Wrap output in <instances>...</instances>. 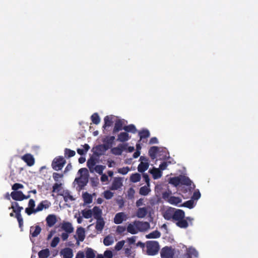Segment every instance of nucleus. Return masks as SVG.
<instances>
[{
    "mask_svg": "<svg viewBox=\"0 0 258 258\" xmlns=\"http://www.w3.org/2000/svg\"><path fill=\"white\" fill-rule=\"evenodd\" d=\"M148 207L140 208L138 209L136 216L139 218L145 217L148 213Z\"/></svg>",
    "mask_w": 258,
    "mask_h": 258,
    "instance_id": "20",
    "label": "nucleus"
},
{
    "mask_svg": "<svg viewBox=\"0 0 258 258\" xmlns=\"http://www.w3.org/2000/svg\"><path fill=\"white\" fill-rule=\"evenodd\" d=\"M49 255V250L48 249L41 250L38 252L39 258H47Z\"/></svg>",
    "mask_w": 258,
    "mask_h": 258,
    "instance_id": "36",
    "label": "nucleus"
},
{
    "mask_svg": "<svg viewBox=\"0 0 258 258\" xmlns=\"http://www.w3.org/2000/svg\"><path fill=\"white\" fill-rule=\"evenodd\" d=\"M83 217L86 219L91 218L92 216V210H85L82 212Z\"/></svg>",
    "mask_w": 258,
    "mask_h": 258,
    "instance_id": "46",
    "label": "nucleus"
},
{
    "mask_svg": "<svg viewBox=\"0 0 258 258\" xmlns=\"http://www.w3.org/2000/svg\"><path fill=\"white\" fill-rule=\"evenodd\" d=\"M41 230V228L39 226L31 227L30 228V233L33 237L37 236Z\"/></svg>",
    "mask_w": 258,
    "mask_h": 258,
    "instance_id": "26",
    "label": "nucleus"
},
{
    "mask_svg": "<svg viewBox=\"0 0 258 258\" xmlns=\"http://www.w3.org/2000/svg\"><path fill=\"white\" fill-rule=\"evenodd\" d=\"M159 249V244L155 241H150L147 243V253L149 255H154L157 253Z\"/></svg>",
    "mask_w": 258,
    "mask_h": 258,
    "instance_id": "3",
    "label": "nucleus"
},
{
    "mask_svg": "<svg viewBox=\"0 0 258 258\" xmlns=\"http://www.w3.org/2000/svg\"><path fill=\"white\" fill-rule=\"evenodd\" d=\"M106 258H112V252L110 250H106L104 253Z\"/></svg>",
    "mask_w": 258,
    "mask_h": 258,
    "instance_id": "64",
    "label": "nucleus"
},
{
    "mask_svg": "<svg viewBox=\"0 0 258 258\" xmlns=\"http://www.w3.org/2000/svg\"><path fill=\"white\" fill-rule=\"evenodd\" d=\"M11 208L13 209L14 212H15L16 214L17 213H19L23 209L22 207L18 206L17 203H13Z\"/></svg>",
    "mask_w": 258,
    "mask_h": 258,
    "instance_id": "49",
    "label": "nucleus"
},
{
    "mask_svg": "<svg viewBox=\"0 0 258 258\" xmlns=\"http://www.w3.org/2000/svg\"><path fill=\"white\" fill-rule=\"evenodd\" d=\"M123 146H120V144L116 147L111 149V153L115 155H121L122 151L121 148H123Z\"/></svg>",
    "mask_w": 258,
    "mask_h": 258,
    "instance_id": "31",
    "label": "nucleus"
},
{
    "mask_svg": "<svg viewBox=\"0 0 258 258\" xmlns=\"http://www.w3.org/2000/svg\"><path fill=\"white\" fill-rule=\"evenodd\" d=\"M104 226V221L103 219L99 218L97 219L96 228L99 231H102Z\"/></svg>",
    "mask_w": 258,
    "mask_h": 258,
    "instance_id": "35",
    "label": "nucleus"
},
{
    "mask_svg": "<svg viewBox=\"0 0 258 258\" xmlns=\"http://www.w3.org/2000/svg\"><path fill=\"white\" fill-rule=\"evenodd\" d=\"M62 185L61 181L56 182L53 186V192L58 191L60 190V186Z\"/></svg>",
    "mask_w": 258,
    "mask_h": 258,
    "instance_id": "53",
    "label": "nucleus"
},
{
    "mask_svg": "<svg viewBox=\"0 0 258 258\" xmlns=\"http://www.w3.org/2000/svg\"><path fill=\"white\" fill-rule=\"evenodd\" d=\"M48 226L52 227L56 222V218L54 215H49L46 219Z\"/></svg>",
    "mask_w": 258,
    "mask_h": 258,
    "instance_id": "23",
    "label": "nucleus"
},
{
    "mask_svg": "<svg viewBox=\"0 0 258 258\" xmlns=\"http://www.w3.org/2000/svg\"><path fill=\"white\" fill-rule=\"evenodd\" d=\"M66 161L63 158L58 157L53 160L52 166L54 170L58 171L62 169Z\"/></svg>",
    "mask_w": 258,
    "mask_h": 258,
    "instance_id": "5",
    "label": "nucleus"
},
{
    "mask_svg": "<svg viewBox=\"0 0 258 258\" xmlns=\"http://www.w3.org/2000/svg\"><path fill=\"white\" fill-rule=\"evenodd\" d=\"M87 166L89 168L90 172H93V169L96 166L95 159L93 158H91L88 159L87 161Z\"/></svg>",
    "mask_w": 258,
    "mask_h": 258,
    "instance_id": "27",
    "label": "nucleus"
},
{
    "mask_svg": "<svg viewBox=\"0 0 258 258\" xmlns=\"http://www.w3.org/2000/svg\"><path fill=\"white\" fill-rule=\"evenodd\" d=\"M107 165L109 167H114L116 166V162L112 160H108L107 161Z\"/></svg>",
    "mask_w": 258,
    "mask_h": 258,
    "instance_id": "62",
    "label": "nucleus"
},
{
    "mask_svg": "<svg viewBox=\"0 0 258 258\" xmlns=\"http://www.w3.org/2000/svg\"><path fill=\"white\" fill-rule=\"evenodd\" d=\"M64 154L66 156L70 158V157H73L74 156H75L76 153L74 151L67 149L65 150Z\"/></svg>",
    "mask_w": 258,
    "mask_h": 258,
    "instance_id": "56",
    "label": "nucleus"
},
{
    "mask_svg": "<svg viewBox=\"0 0 258 258\" xmlns=\"http://www.w3.org/2000/svg\"><path fill=\"white\" fill-rule=\"evenodd\" d=\"M115 240L114 236L109 235L104 238L103 243L105 245L109 246L112 245L114 242Z\"/></svg>",
    "mask_w": 258,
    "mask_h": 258,
    "instance_id": "21",
    "label": "nucleus"
},
{
    "mask_svg": "<svg viewBox=\"0 0 258 258\" xmlns=\"http://www.w3.org/2000/svg\"><path fill=\"white\" fill-rule=\"evenodd\" d=\"M150 190L149 186L147 185L140 188L139 193L141 195L146 196L150 192Z\"/></svg>",
    "mask_w": 258,
    "mask_h": 258,
    "instance_id": "37",
    "label": "nucleus"
},
{
    "mask_svg": "<svg viewBox=\"0 0 258 258\" xmlns=\"http://www.w3.org/2000/svg\"><path fill=\"white\" fill-rule=\"evenodd\" d=\"M90 148L88 144H85L82 146V148H79L77 150V152L80 155H84L86 154Z\"/></svg>",
    "mask_w": 258,
    "mask_h": 258,
    "instance_id": "39",
    "label": "nucleus"
},
{
    "mask_svg": "<svg viewBox=\"0 0 258 258\" xmlns=\"http://www.w3.org/2000/svg\"><path fill=\"white\" fill-rule=\"evenodd\" d=\"M60 253L63 258H72L74 255L73 250L70 248H65L62 249Z\"/></svg>",
    "mask_w": 258,
    "mask_h": 258,
    "instance_id": "17",
    "label": "nucleus"
},
{
    "mask_svg": "<svg viewBox=\"0 0 258 258\" xmlns=\"http://www.w3.org/2000/svg\"><path fill=\"white\" fill-rule=\"evenodd\" d=\"M122 127V123L120 120H118L115 122L114 131L115 132H117L121 129Z\"/></svg>",
    "mask_w": 258,
    "mask_h": 258,
    "instance_id": "57",
    "label": "nucleus"
},
{
    "mask_svg": "<svg viewBox=\"0 0 258 258\" xmlns=\"http://www.w3.org/2000/svg\"><path fill=\"white\" fill-rule=\"evenodd\" d=\"M176 251L175 248L171 246L163 247L160 252L162 258H174Z\"/></svg>",
    "mask_w": 258,
    "mask_h": 258,
    "instance_id": "4",
    "label": "nucleus"
},
{
    "mask_svg": "<svg viewBox=\"0 0 258 258\" xmlns=\"http://www.w3.org/2000/svg\"><path fill=\"white\" fill-rule=\"evenodd\" d=\"M112 116H107L104 118V124L103 125V127L105 128L110 126L112 124Z\"/></svg>",
    "mask_w": 258,
    "mask_h": 258,
    "instance_id": "45",
    "label": "nucleus"
},
{
    "mask_svg": "<svg viewBox=\"0 0 258 258\" xmlns=\"http://www.w3.org/2000/svg\"><path fill=\"white\" fill-rule=\"evenodd\" d=\"M11 196L12 198L16 201H22L24 199L29 198L30 196H25L22 191H15L11 192Z\"/></svg>",
    "mask_w": 258,
    "mask_h": 258,
    "instance_id": "10",
    "label": "nucleus"
},
{
    "mask_svg": "<svg viewBox=\"0 0 258 258\" xmlns=\"http://www.w3.org/2000/svg\"><path fill=\"white\" fill-rule=\"evenodd\" d=\"M74 237L77 240V244L79 245L80 242L83 241L85 238V231L84 228L82 227H78L76 230V235Z\"/></svg>",
    "mask_w": 258,
    "mask_h": 258,
    "instance_id": "7",
    "label": "nucleus"
},
{
    "mask_svg": "<svg viewBox=\"0 0 258 258\" xmlns=\"http://www.w3.org/2000/svg\"><path fill=\"white\" fill-rule=\"evenodd\" d=\"M159 148L157 147H152L149 151L150 156L152 158L154 159L156 157L157 153L159 152Z\"/></svg>",
    "mask_w": 258,
    "mask_h": 258,
    "instance_id": "32",
    "label": "nucleus"
},
{
    "mask_svg": "<svg viewBox=\"0 0 258 258\" xmlns=\"http://www.w3.org/2000/svg\"><path fill=\"white\" fill-rule=\"evenodd\" d=\"M123 186V179L120 177H115L113 178L110 189L112 190H118Z\"/></svg>",
    "mask_w": 258,
    "mask_h": 258,
    "instance_id": "8",
    "label": "nucleus"
},
{
    "mask_svg": "<svg viewBox=\"0 0 258 258\" xmlns=\"http://www.w3.org/2000/svg\"><path fill=\"white\" fill-rule=\"evenodd\" d=\"M62 196L63 197L64 200L67 202L73 201L75 200L73 196H72L68 191H64Z\"/></svg>",
    "mask_w": 258,
    "mask_h": 258,
    "instance_id": "34",
    "label": "nucleus"
},
{
    "mask_svg": "<svg viewBox=\"0 0 258 258\" xmlns=\"http://www.w3.org/2000/svg\"><path fill=\"white\" fill-rule=\"evenodd\" d=\"M100 178V180L101 182H108V177L106 174L102 173Z\"/></svg>",
    "mask_w": 258,
    "mask_h": 258,
    "instance_id": "63",
    "label": "nucleus"
},
{
    "mask_svg": "<svg viewBox=\"0 0 258 258\" xmlns=\"http://www.w3.org/2000/svg\"><path fill=\"white\" fill-rule=\"evenodd\" d=\"M105 166L101 165H97L95 166L94 170H93V172H96L99 174H102L103 170L105 169Z\"/></svg>",
    "mask_w": 258,
    "mask_h": 258,
    "instance_id": "38",
    "label": "nucleus"
},
{
    "mask_svg": "<svg viewBox=\"0 0 258 258\" xmlns=\"http://www.w3.org/2000/svg\"><path fill=\"white\" fill-rule=\"evenodd\" d=\"M115 139V137L113 136L110 137H106L103 140L104 144L108 147V149H109L112 146L114 140Z\"/></svg>",
    "mask_w": 258,
    "mask_h": 258,
    "instance_id": "25",
    "label": "nucleus"
},
{
    "mask_svg": "<svg viewBox=\"0 0 258 258\" xmlns=\"http://www.w3.org/2000/svg\"><path fill=\"white\" fill-rule=\"evenodd\" d=\"M104 197L106 199H110L113 196V193L110 190H106L103 193Z\"/></svg>",
    "mask_w": 258,
    "mask_h": 258,
    "instance_id": "55",
    "label": "nucleus"
},
{
    "mask_svg": "<svg viewBox=\"0 0 258 258\" xmlns=\"http://www.w3.org/2000/svg\"><path fill=\"white\" fill-rule=\"evenodd\" d=\"M51 205V203L48 201L45 200L40 202L36 208H35L34 212L37 213L44 209H47L49 208Z\"/></svg>",
    "mask_w": 258,
    "mask_h": 258,
    "instance_id": "11",
    "label": "nucleus"
},
{
    "mask_svg": "<svg viewBox=\"0 0 258 258\" xmlns=\"http://www.w3.org/2000/svg\"><path fill=\"white\" fill-rule=\"evenodd\" d=\"M184 212L180 209H175L173 220L176 221V225L182 228L188 227V223L186 220L184 219Z\"/></svg>",
    "mask_w": 258,
    "mask_h": 258,
    "instance_id": "1",
    "label": "nucleus"
},
{
    "mask_svg": "<svg viewBox=\"0 0 258 258\" xmlns=\"http://www.w3.org/2000/svg\"><path fill=\"white\" fill-rule=\"evenodd\" d=\"M175 209L169 208L163 213L164 218L168 220L173 219Z\"/></svg>",
    "mask_w": 258,
    "mask_h": 258,
    "instance_id": "18",
    "label": "nucleus"
},
{
    "mask_svg": "<svg viewBox=\"0 0 258 258\" xmlns=\"http://www.w3.org/2000/svg\"><path fill=\"white\" fill-rule=\"evenodd\" d=\"M160 236V233L158 231H154L146 235L147 238H157Z\"/></svg>",
    "mask_w": 258,
    "mask_h": 258,
    "instance_id": "42",
    "label": "nucleus"
},
{
    "mask_svg": "<svg viewBox=\"0 0 258 258\" xmlns=\"http://www.w3.org/2000/svg\"><path fill=\"white\" fill-rule=\"evenodd\" d=\"M130 137L127 133H121L118 136L117 140L120 142H125L128 140Z\"/></svg>",
    "mask_w": 258,
    "mask_h": 258,
    "instance_id": "30",
    "label": "nucleus"
},
{
    "mask_svg": "<svg viewBox=\"0 0 258 258\" xmlns=\"http://www.w3.org/2000/svg\"><path fill=\"white\" fill-rule=\"evenodd\" d=\"M140 139L143 140L149 137L150 133L148 130H143L139 133Z\"/></svg>",
    "mask_w": 258,
    "mask_h": 258,
    "instance_id": "48",
    "label": "nucleus"
},
{
    "mask_svg": "<svg viewBox=\"0 0 258 258\" xmlns=\"http://www.w3.org/2000/svg\"><path fill=\"white\" fill-rule=\"evenodd\" d=\"M83 197L84 202L87 204H90L92 202V198L91 195L87 192L83 194Z\"/></svg>",
    "mask_w": 258,
    "mask_h": 258,
    "instance_id": "44",
    "label": "nucleus"
},
{
    "mask_svg": "<svg viewBox=\"0 0 258 258\" xmlns=\"http://www.w3.org/2000/svg\"><path fill=\"white\" fill-rule=\"evenodd\" d=\"M138 232L145 231L150 229V226L147 222L137 221Z\"/></svg>",
    "mask_w": 258,
    "mask_h": 258,
    "instance_id": "14",
    "label": "nucleus"
},
{
    "mask_svg": "<svg viewBox=\"0 0 258 258\" xmlns=\"http://www.w3.org/2000/svg\"><path fill=\"white\" fill-rule=\"evenodd\" d=\"M108 149V146H105L104 144L101 145L96 147V152L99 155H103Z\"/></svg>",
    "mask_w": 258,
    "mask_h": 258,
    "instance_id": "24",
    "label": "nucleus"
},
{
    "mask_svg": "<svg viewBox=\"0 0 258 258\" xmlns=\"http://www.w3.org/2000/svg\"><path fill=\"white\" fill-rule=\"evenodd\" d=\"M180 183L186 185H189L191 184V181L188 177L185 176H180Z\"/></svg>",
    "mask_w": 258,
    "mask_h": 258,
    "instance_id": "41",
    "label": "nucleus"
},
{
    "mask_svg": "<svg viewBox=\"0 0 258 258\" xmlns=\"http://www.w3.org/2000/svg\"><path fill=\"white\" fill-rule=\"evenodd\" d=\"M150 172L152 174L153 177L155 179L160 178L162 175L161 171L159 169L156 168H153L152 169L150 170Z\"/></svg>",
    "mask_w": 258,
    "mask_h": 258,
    "instance_id": "22",
    "label": "nucleus"
},
{
    "mask_svg": "<svg viewBox=\"0 0 258 258\" xmlns=\"http://www.w3.org/2000/svg\"><path fill=\"white\" fill-rule=\"evenodd\" d=\"M61 228L66 232L71 233L74 231V227L69 222H64L61 224Z\"/></svg>",
    "mask_w": 258,
    "mask_h": 258,
    "instance_id": "19",
    "label": "nucleus"
},
{
    "mask_svg": "<svg viewBox=\"0 0 258 258\" xmlns=\"http://www.w3.org/2000/svg\"><path fill=\"white\" fill-rule=\"evenodd\" d=\"M79 177L76 178L74 182L77 183L80 188L84 187L88 182V171L87 168H81L78 171Z\"/></svg>",
    "mask_w": 258,
    "mask_h": 258,
    "instance_id": "2",
    "label": "nucleus"
},
{
    "mask_svg": "<svg viewBox=\"0 0 258 258\" xmlns=\"http://www.w3.org/2000/svg\"><path fill=\"white\" fill-rule=\"evenodd\" d=\"M123 130L126 132L135 133L136 132V128L134 125H130L123 127Z\"/></svg>",
    "mask_w": 258,
    "mask_h": 258,
    "instance_id": "52",
    "label": "nucleus"
},
{
    "mask_svg": "<svg viewBox=\"0 0 258 258\" xmlns=\"http://www.w3.org/2000/svg\"><path fill=\"white\" fill-rule=\"evenodd\" d=\"M35 206V202L33 199H30L28 203V207L25 210L26 213L28 215H30L32 214H35L36 212L34 211L35 210L34 208Z\"/></svg>",
    "mask_w": 258,
    "mask_h": 258,
    "instance_id": "15",
    "label": "nucleus"
},
{
    "mask_svg": "<svg viewBox=\"0 0 258 258\" xmlns=\"http://www.w3.org/2000/svg\"><path fill=\"white\" fill-rule=\"evenodd\" d=\"M169 182L170 184L176 186L180 183V176L179 177H174L169 179Z\"/></svg>",
    "mask_w": 258,
    "mask_h": 258,
    "instance_id": "40",
    "label": "nucleus"
},
{
    "mask_svg": "<svg viewBox=\"0 0 258 258\" xmlns=\"http://www.w3.org/2000/svg\"><path fill=\"white\" fill-rule=\"evenodd\" d=\"M181 202L182 200L180 197L172 196L171 198H170L168 202L170 204L176 205L178 204L181 203Z\"/></svg>",
    "mask_w": 258,
    "mask_h": 258,
    "instance_id": "29",
    "label": "nucleus"
},
{
    "mask_svg": "<svg viewBox=\"0 0 258 258\" xmlns=\"http://www.w3.org/2000/svg\"><path fill=\"white\" fill-rule=\"evenodd\" d=\"M92 216L96 219L101 218V210L98 207H95L92 210Z\"/></svg>",
    "mask_w": 258,
    "mask_h": 258,
    "instance_id": "28",
    "label": "nucleus"
},
{
    "mask_svg": "<svg viewBox=\"0 0 258 258\" xmlns=\"http://www.w3.org/2000/svg\"><path fill=\"white\" fill-rule=\"evenodd\" d=\"M130 171L128 167H124L117 169V172L122 175L126 174Z\"/></svg>",
    "mask_w": 258,
    "mask_h": 258,
    "instance_id": "47",
    "label": "nucleus"
},
{
    "mask_svg": "<svg viewBox=\"0 0 258 258\" xmlns=\"http://www.w3.org/2000/svg\"><path fill=\"white\" fill-rule=\"evenodd\" d=\"M171 193L170 191H166V192H164L163 194V198L166 200V201L168 202L169 201V199H170V198H171L172 197V196L171 195Z\"/></svg>",
    "mask_w": 258,
    "mask_h": 258,
    "instance_id": "59",
    "label": "nucleus"
},
{
    "mask_svg": "<svg viewBox=\"0 0 258 258\" xmlns=\"http://www.w3.org/2000/svg\"><path fill=\"white\" fill-rule=\"evenodd\" d=\"M185 255L187 258H198L199 252L195 248L190 246L186 248Z\"/></svg>",
    "mask_w": 258,
    "mask_h": 258,
    "instance_id": "9",
    "label": "nucleus"
},
{
    "mask_svg": "<svg viewBox=\"0 0 258 258\" xmlns=\"http://www.w3.org/2000/svg\"><path fill=\"white\" fill-rule=\"evenodd\" d=\"M126 229L128 232L132 234L138 233L137 221L129 223L126 227Z\"/></svg>",
    "mask_w": 258,
    "mask_h": 258,
    "instance_id": "12",
    "label": "nucleus"
},
{
    "mask_svg": "<svg viewBox=\"0 0 258 258\" xmlns=\"http://www.w3.org/2000/svg\"><path fill=\"white\" fill-rule=\"evenodd\" d=\"M21 159L25 161L27 164L31 166L34 164L35 159L33 156L30 154H27L23 156Z\"/></svg>",
    "mask_w": 258,
    "mask_h": 258,
    "instance_id": "13",
    "label": "nucleus"
},
{
    "mask_svg": "<svg viewBox=\"0 0 258 258\" xmlns=\"http://www.w3.org/2000/svg\"><path fill=\"white\" fill-rule=\"evenodd\" d=\"M86 258H94L95 253L94 250L91 248H87L86 249Z\"/></svg>",
    "mask_w": 258,
    "mask_h": 258,
    "instance_id": "43",
    "label": "nucleus"
},
{
    "mask_svg": "<svg viewBox=\"0 0 258 258\" xmlns=\"http://www.w3.org/2000/svg\"><path fill=\"white\" fill-rule=\"evenodd\" d=\"M23 187L24 186H23V185L22 184H20V183H15L12 186V189L14 190H18L19 188H23Z\"/></svg>",
    "mask_w": 258,
    "mask_h": 258,
    "instance_id": "61",
    "label": "nucleus"
},
{
    "mask_svg": "<svg viewBox=\"0 0 258 258\" xmlns=\"http://www.w3.org/2000/svg\"><path fill=\"white\" fill-rule=\"evenodd\" d=\"M62 177V174H60L57 173H54L53 174V178L56 182L61 181L60 179H61Z\"/></svg>",
    "mask_w": 258,
    "mask_h": 258,
    "instance_id": "54",
    "label": "nucleus"
},
{
    "mask_svg": "<svg viewBox=\"0 0 258 258\" xmlns=\"http://www.w3.org/2000/svg\"><path fill=\"white\" fill-rule=\"evenodd\" d=\"M59 242V238L58 237H55L53 238L51 243V246L55 247Z\"/></svg>",
    "mask_w": 258,
    "mask_h": 258,
    "instance_id": "60",
    "label": "nucleus"
},
{
    "mask_svg": "<svg viewBox=\"0 0 258 258\" xmlns=\"http://www.w3.org/2000/svg\"><path fill=\"white\" fill-rule=\"evenodd\" d=\"M127 219L126 215L123 212H120L117 213L114 218V221L116 224H120L123 221L126 220Z\"/></svg>",
    "mask_w": 258,
    "mask_h": 258,
    "instance_id": "16",
    "label": "nucleus"
},
{
    "mask_svg": "<svg viewBox=\"0 0 258 258\" xmlns=\"http://www.w3.org/2000/svg\"><path fill=\"white\" fill-rule=\"evenodd\" d=\"M124 243H125V241L124 240H121V241H120L118 242L116 244V245H115V246L114 247L116 251L120 250L123 247Z\"/></svg>",
    "mask_w": 258,
    "mask_h": 258,
    "instance_id": "51",
    "label": "nucleus"
},
{
    "mask_svg": "<svg viewBox=\"0 0 258 258\" xmlns=\"http://www.w3.org/2000/svg\"><path fill=\"white\" fill-rule=\"evenodd\" d=\"M91 120L96 124L99 123L100 122V119L97 113H94L91 116Z\"/></svg>",
    "mask_w": 258,
    "mask_h": 258,
    "instance_id": "50",
    "label": "nucleus"
},
{
    "mask_svg": "<svg viewBox=\"0 0 258 258\" xmlns=\"http://www.w3.org/2000/svg\"><path fill=\"white\" fill-rule=\"evenodd\" d=\"M183 206L191 209L194 207V201L192 200H189L185 202Z\"/></svg>",
    "mask_w": 258,
    "mask_h": 258,
    "instance_id": "58",
    "label": "nucleus"
},
{
    "mask_svg": "<svg viewBox=\"0 0 258 258\" xmlns=\"http://www.w3.org/2000/svg\"><path fill=\"white\" fill-rule=\"evenodd\" d=\"M141 178V174L138 173L132 174L130 176V181L133 183L139 182Z\"/></svg>",
    "mask_w": 258,
    "mask_h": 258,
    "instance_id": "33",
    "label": "nucleus"
},
{
    "mask_svg": "<svg viewBox=\"0 0 258 258\" xmlns=\"http://www.w3.org/2000/svg\"><path fill=\"white\" fill-rule=\"evenodd\" d=\"M141 163L138 165V170L140 172H143L147 170L149 166L148 159L144 156H141L140 158Z\"/></svg>",
    "mask_w": 258,
    "mask_h": 258,
    "instance_id": "6",
    "label": "nucleus"
}]
</instances>
